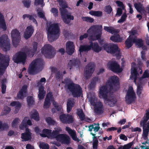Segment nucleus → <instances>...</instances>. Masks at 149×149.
<instances>
[{"label":"nucleus","mask_w":149,"mask_h":149,"mask_svg":"<svg viewBox=\"0 0 149 149\" xmlns=\"http://www.w3.org/2000/svg\"><path fill=\"white\" fill-rule=\"evenodd\" d=\"M41 52L47 58H52L55 54L54 49L49 44L45 45L41 49Z\"/></svg>","instance_id":"obj_9"},{"label":"nucleus","mask_w":149,"mask_h":149,"mask_svg":"<svg viewBox=\"0 0 149 149\" xmlns=\"http://www.w3.org/2000/svg\"><path fill=\"white\" fill-rule=\"evenodd\" d=\"M54 98L52 93L49 92L46 95L44 103L43 108L45 109H47L49 107L51 104V102L53 100Z\"/></svg>","instance_id":"obj_18"},{"label":"nucleus","mask_w":149,"mask_h":149,"mask_svg":"<svg viewBox=\"0 0 149 149\" xmlns=\"http://www.w3.org/2000/svg\"><path fill=\"white\" fill-rule=\"evenodd\" d=\"M95 65L93 63L90 62L86 66L84 73V76L86 79H88L91 76L95 68Z\"/></svg>","instance_id":"obj_14"},{"label":"nucleus","mask_w":149,"mask_h":149,"mask_svg":"<svg viewBox=\"0 0 149 149\" xmlns=\"http://www.w3.org/2000/svg\"><path fill=\"white\" fill-rule=\"evenodd\" d=\"M44 0H35L34 4L35 6H38L39 5H42V6H43L44 4H43Z\"/></svg>","instance_id":"obj_55"},{"label":"nucleus","mask_w":149,"mask_h":149,"mask_svg":"<svg viewBox=\"0 0 149 149\" xmlns=\"http://www.w3.org/2000/svg\"><path fill=\"white\" fill-rule=\"evenodd\" d=\"M29 119L28 117H25L24 118V119L22 121V123L20 124L19 126V127L21 130H24L25 128L26 127V123L27 121Z\"/></svg>","instance_id":"obj_39"},{"label":"nucleus","mask_w":149,"mask_h":149,"mask_svg":"<svg viewBox=\"0 0 149 149\" xmlns=\"http://www.w3.org/2000/svg\"><path fill=\"white\" fill-rule=\"evenodd\" d=\"M134 144L133 141L123 146V149H130V148Z\"/></svg>","instance_id":"obj_53"},{"label":"nucleus","mask_w":149,"mask_h":149,"mask_svg":"<svg viewBox=\"0 0 149 149\" xmlns=\"http://www.w3.org/2000/svg\"><path fill=\"white\" fill-rule=\"evenodd\" d=\"M90 50L89 45H81L79 47V55L81 56H82L81 53L84 52H88Z\"/></svg>","instance_id":"obj_30"},{"label":"nucleus","mask_w":149,"mask_h":149,"mask_svg":"<svg viewBox=\"0 0 149 149\" xmlns=\"http://www.w3.org/2000/svg\"><path fill=\"white\" fill-rule=\"evenodd\" d=\"M0 28L6 31L7 29L4 17L2 13L0 12Z\"/></svg>","instance_id":"obj_29"},{"label":"nucleus","mask_w":149,"mask_h":149,"mask_svg":"<svg viewBox=\"0 0 149 149\" xmlns=\"http://www.w3.org/2000/svg\"><path fill=\"white\" fill-rule=\"evenodd\" d=\"M104 29L108 32L112 34L116 33L117 32L116 29H114L113 28L108 26H104Z\"/></svg>","instance_id":"obj_42"},{"label":"nucleus","mask_w":149,"mask_h":149,"mask_svg":"<svg viewBox=\"0 0 149 149\" xmlns=\"http://www.w3.org/2000/svg\"><path fill=\"white\" fill-rule=\"evenodd\" d=\"M100 79L98 77H95L93 78L91 80V83L89 85L90 88L91 89L94 88L95 86L96 82L100 83Z\"/></svg>","instance_id":"obj_34"},{"label":"nucleus","mask_w":149,"mask_h":149,"mask_svg":"<svg viewBox=\"0 0 149 149\" xmlns=\"http://www.w3.org/2000/svg\"><path fill=\"white\" fill-rule=\"evenodd\" d=\"M56 0L58 2L59 5L61 7L60 8L59 10L63 21L65 24H69L71 20L74 19V16L71 15V13L65 9L68 8V6L63 0Z\"/></svg>","instance_id":"obj_4"},{"label":"nucleus","mask_w":149,"mask_h":149,"mask_svg":"<svg viewBox=\"0 0 149 149\" xmlns=\"http://www.w3.org/2000/svg\"><path fill=\"white\" fill-rule=\"evenodd\" d=\"M134 6L137 11L141 15L145 14L146 11L142 4L140 2L135 3Z\"/></svg>","instance_id":"obj_27"},{"label":"nucleus","mask_w":149,"mask_h":149,"mask_svg":"<svg viewBox=\"0 0 149 149\" xmlns=\"http://www.w3.org/2000/svg\"><path fill=\"white\" fill-rule=\"evenodd\" d=\"M131 74L132 77L134 78V82H136L138 76L139 75L136 67L132 66L131 68Z\"/></svg>","instance_id":"obj_31"},{"label":"nucleus","mask_w":149,"mask_h":149,"mask_svg":"<svg viewBox=\"0 0 149 149\" xmlns=\"http://www.w3.org/2000/svg\"><path fill=\"white\" fill-rule=\"evenodd\" d=\"M19 119L18 118H15L13 120L12 123V126L13 127H15L17 124H18Z\"/></svg>","instance_id":"obj_64"},{"label":"nucleus","mask_w":149,"mask_h":149,"mask_svg":"<svg viewBox=\"0 0 149 149\" xmlns=\"http://www.w3.org/2000/svg\"><path fill=\"white\" fill-rule=\"evenodd\" d=\"M38 90V97L40 100H42L44 98L46 94V91L44 90V87L42 86L39 87Z\"/></svg>","instance_id":"obj_33"},{"label":"nucleus","mask_w":149,"mask_h":149,"mask_svg":"<svg viewBox=\"0 0 149 149\" xmlns=\"http://www.w3.org/2000/svg\"><path fill=\"white\" fill-rule=\"evenodd\" d=\"M107 66L110 70L114 73H120L123 70V69L120 68L119 65L115 61L109 62Z\"/></svg>","instance_id":"obj_16"},{"label":"nucleus","mask_w":149,"mask_h":149,"mask_svg":"<svg viewBox=\"0 0 149 149\" xmlns=\"http://www.w3.org/2000/svg\"><path fill=\"white\" fill-rule=\"evenodd\" d=\"M0 47L5 52L10 49V40L8 36L6 34L0 37Z\"/></svg>","instance_id":"obj_10"},{"label":"nucleus","mask_w":149,"mask_h":149,"mask_svg":"<svg viewBox=\"0 0 149 149\" xmlns=\"http://www.w3.org/2000/svg\"><path fill=\"white\" fill-rule=\"evenodd\" d=\"M133 42L135 43L136 45L138 46L139 48L141 47L143 45V42L141 39H136L134 38Z\"/></svg>","instance_id":"obj_37"},{"label":"nucleus","mask_w":149,"mask_h":149,"mask_svg":"<svg viewBox=\"0 0 149 149\" xmlns=\"http://www.w3.org/2000/svg\"><path fill=\"white\" fill-rule=\"evenodd\" d=\"M104 107L102 103L100 101L97 102V104L94 106V111L98 115L102 114L104 112Z\"/></svg>","instance_id":"obj_19"},{"label":"nucleus","mask_w":149,"mask_h":149,"mask_svg":"<svg viewBox=\"0 0 149 149\" xmlns=\"http://www.w3.org/2000/svg\"><path fill=\"white\" fill-rule=\"evenodd\" d=\"M119 80L116 76H111L105 85L102 86L99 89V97L102 98L106 104L110 107H114L117 100L113 96H108L112 91H117L119 88Z\"/></svg>","instance_id":"obj_1"},{"label":"nucleus","mask_w":149,"mask_h":149,"mask_svg":"<svg viewBox=\"0 0 149 149\" xmlns=\"http://www.w3.org/2000/svg\"><path fill=\"white\" fill-rule=\"evenodd\" d=\"M10 105L12 106H15L16 109L19 110L21 106L20 103L19 102L13 101L10 103Z\"/></svg>","instance_id":"obj_45"},{"label":"nucleus","mask_w":149,"mask_h":149,"mask_svg":"<svg viewBox=\"0 0 149 149\" xmlns=\"http://www.w3.org/2000/svg\"><path fill=\"white\" fill-rule=\"evenodd\" d=\"M22 3L25 7L28 8L30 6L31 1L30 0H23Z\"/></svg>","instance_id":"obj_46"},{"label":"nucleus","mask_w":149,"mask_h":149,"mask_svg":"<svg viewBox=\"0 0 149 149\" xmlns=\"http://www.w3.org/2000/svg\"><path fill=\"white\" fill-rule=\"evenodd\" d=\"M34 31L33 27L31 25L28 26L24 33V36L26 39L29 38L33 34Z\"/></svg>","instance_id":"obj_20"},{"label":"nucleus","mask_w":149,"mask_h":149,"mask_svg":"<svg viewBox=\"0 0 149 149\" xmlns=\"http://www.w3.org/2000/svg\"><path fill=\"white\" fill-rule=\"evenodd\" d=\"M21 138L22 139V141H26L31 139V134H28L27 132L23 133L21 134Z\"/></svg>","instance_id":"obj_35"},{"label":"nucleus","mask_w":149,"mask_h":149,"mask_svg":"<svg viewBox=\"0 0 149 149\" xmlns=\"http://www.w3.org/2000/svg\"><path fill=\"white\" fill-rule=\"evenodd\" d=\"M10 57L8 56L0 53V75H2L9 65Z\"/></svg>","instance_id":"obj_8"},{"label":"nucleus","mask_w":149,"mask_h":149,"mask_svg":"<svg viewBox=\"0 0 149 149\" xmlns=\"http://www.w3.org/2000/svg\"><path fill=\"white\" fill-rule=\"evenodd\" d=\"M27 102L28 106H31L33 105L34 102L33 97L32 96H28L27 98Z\"/></svg>","instance_id":"obj_43"},{"label":"nucleus","mask_w":149,"mask_h":149,"mask_svg":"<svg viewBox=\"0 0 149 149\" xmlns=\"http://www.w3.org/2000/svg\"><path fill=\"white\" fill-rule=\"evenodd\" d=\"M27 86L26 85L22 86V88L17 94V97L19 99L23 100L26 97L27 92Z\"/></svg>","instance_id":"obj_21"},{"label":"nucleus","mask_w":149,"mask_h":149,"mask_svg":"<svg viewBox=\"0 0 149 149\" xmlns=\"http://www.w3.org/2000/svg\"><path fill=\"white\" fill-rule=\"evenodd\" d=\"M48 41L52 42L57 39L60 34L59 24L53 23L48 25L46 28Z\"/></svg>","instance_id":"obj_3"},{"label":"nucleus","mask_w":149,"mask_h":149,"mask_svg":"<svg viewBox=\"0 0 149 149\" xmlns=\"http://www.w3.org/2000/svg\"><path fill=\"white\" fill-rule=\"evenodd\" d=\"M58 140H60L62 143L68 144L70 142V138L68 135L63 134H60L58 136Z\"/></svg>","instance_id":"obj_24"},{"label":"nucleus","mask_w":149,"mask_h":149,"mask_svg":"<svg viewBox=\"0 0 149 149\" xmlns=\"http://www.w3.org/2000/svg\"><path fill=\"white\" fill-rule=\"evenodd\" d=\"M26 54L25 52L20 51L13 56V60L16 63H22L24 65L26 62Z\"/></svg>","instance_id":"obj_11"},{"label":"nucleus","mask_w":149,"mask_h":149,"mask_svg":"<svg viewBox=\"0 0 149 149\" xmlns=\"http://www.w3.org/2000/svg\"><path fill=\"white\" fill-rule=\"evenodd\" d=\"M80 64V61L77 59H74L70 60L69 62L67 67L70 70H71L73 66H77L79 67Z\"/></svg>","instance_id":"obj_26"},{"label":"nucleus","mask_w":149,"mask_h":149,"mask_svg":"<svg viewBox=\"0 0 149 149\" xmlns=\"http://www.w3.org/2000/svg\"><path fill=\"white\" fill-rule=\"evenodd\" d=\"M148 77H149V73L148 70H146L144 72L141 78L142 79H143L146 78H148Z\"/></svg>","instance_id":"obj_63"},{"label":"nucleus","mask_w":149,"mask_h":149,"mask_svg":"<svg viewBox=\"0 0 149 149\" xmlns=\"http://www.w3.org/2000/svg\"><path fill=\"white\" fill-rule=\"evenodd\" d=\"M42 134H40V135L42 137H46L47 135L50 136L51 134L52 130L47 129H44L42 130Z\"/></svg>","instance_id":"obj_38"},{"label":"nucleus","mask_w":149,"mask_h":149,"mask_svg":"<svg viewBox=\"0 0 149 149\" xmlns=\"http://www.w3.org/2000/svg\"><path fill=\"white\" fill-rule=\"evenodd\" d=\"M8 127V126L6 123L2 124V122L0 121V129L3 130Z\"/></svg>","instance_id":"obj_56"},{"label":"nucleus","mask_w":149,"mask_h":149,"mask_svg":"<svg viewBox=\"0 0 149 149\" xmlns=\"http://www.w3.org/2000/svg\"><path fill=\"white\" fill-rule=\"evenodd\" d=\"M81 19L83 21L86 22H88L92 23L94 21V19L93 18L88 17H82Z\"/></svg>","instance_id":"obj_49"},{"label":"nucleus","mask_w":149,"mask_h":149,"mask_svg":"<svg viewBox=\"0 0 149 149\" xmlns=\"http://www.w3.org/2000/svg\"><path fill=\"white\" fill-rule=\"evenodd\" d=\"M33 48L28 50L27 54L30 56H33L35 53L37 49L38 43L34 42L33 44Z\"/></svg>","instance_id":"obj_28"},{"label":"nucleus","mask_w":149,"mask_h":149,"mask_svg":"<svg viewBox=\"0 0 149 149\" xmlns=\"http://www.w3.org/2000/svg\"><path fill=\"white\" fill-rule=\"evenodd\" d=\"M127 17V16L126 13H123L120 19L118 21V23H123L125 21Z\"/></svg>","instance_id":"obj_52"},{"label":"nucleus","mask_w":149,"mask_h":149,"mask_svg":"<svg viewBox=\"0 0 149 149\" xmlns=\"http://www.w3.org/2000/svg\"><path fill=\"white\" fill-rule=\"evenodd\" d=\"M55 76L57 80L62 78L63 77L62 74L60 71H58L55 74Z\"/></svg>","instance_id":"obj_62"},{"label":"nucleus","mask_w":149,"mask_h":149,"mask_svg":"<svg viewBox=\"0 0 149 149\" xmlns=\"http://www.w3.org/2000/svg\"><path fill=\"white\" fill-rule=\"evenodd\" d=\"M98 140L97 139H93V149H97V148Z\"/></svg>","instance_id":"obj_59"},{"label":"nucleus","mask_w":149,"mask_h":149,"mask_svg":"<svg viewBox=\"0 0 149 149\" xmlns=\"http://www.w3.org/2000/svg\"><path fill=\"white\" fill-rule=\"evenodd\" d=\"M57 130H53L52 132H51L52 136L54 138H56V139L58 140L59 139L58 136L59 134H58L59 132L61 130V128H58L57 129Z\"/></svg>","instance_id":"obj_40"},{"label":"nucleus","mask_w":149,"mask_h":149,"mask_svg":"<svg viewBox=\"0 0 149 149\" xmlns=\"http://www.w3.org/2000/svg\"><path fill=\"white\" fill-rule=\"evenodd\" d=\"M59 119L61 121L63 124H71L74 122V119L72 116L69 114L63 113L60 115Z\"/></svg>","instance_id":"obj_17"},{"label":"nucleus","mask_w":149,"mask_h":149,"mask_svg":"<svg viewBox=\"0 0 149 149\" xmlns=\"http://www.w3.org/2000/svg\"><path fill=\"white\" fill-rule=\"evenodd\" d=\"M116 3L117 4L118 6L122 8L123 10L125 9V6H124L123 2L119 1H116Z\"/></svg>","instance_id":"obj_57"},{"label":"nucleus","mask_w":149,"mask_h":149,"mask_svg":"<svg viewBox=\"0 0 149 149\" xmlns=\"http://www.w3.org/2000/svg\"><path fill=\"white\" fill-rule=\"evenodd\" d=\"M102 26L93 25L87 31V33L91 35L89 38L90 41H93L100 38L102 34Z\"/></svg>","instance_id":"obj_5"},{"label":"nucleus","mask_w":149,"mask_h":149,"mask_svg":"<svg viewBox=\"0 0 149 149\" xmlns=\"http://www.w3.org/2000/svg\"><path fill=\"white\" fill-rule=\"evenodd\" d=\"M51 12L53 14V15L56 17L58 16V9L55 8H52L51 10Z\"/></svg>","instance_id":"obj_54"},{"label":"nucleus","mask_w":149,"mask_h":149,"mask_svg":"<svg viewBox=\"0 0 149 149\" xmlns=\"http://www.w3.org/2000/svg\"><path fill=\"white\" fill-rule=\"evenodd\" d=\"M45 120L46 122L49 125H54L55 123V121L49 117L47 118Z\"/></svg>","instance_id":"obj_50"},{"label":"nucleus","mask_w":149,"mask_h":149,"mask_svg":"<svg viewBox=\"0 0 149 149\" xmlns=\"http://www.w3.org/2000/svg\"><path fill=\"white\" fill-rule=\"evenodd\" d=\"M65 130L71 136L73 140L79 142L80 140L78 138L76 134V132L74 130H72L69 127H66Z\"/></svg>","instance_id":"obj_25"},{"label":"nucleus","mask_w":149,"mask_h":149,"mask_svg":"<svg viewBox=\"0 0 149 149\" xmlns=\"http://www.w3.org/2000/svg\"><path fill=\"white\" fill-rule=\"evenodd\" d=\"M10 111V109L7 106L5 107L4 108V110L1 113L2 115H5L8 113Z\"/></svg>","instance_id":"obj_48"},{"label":"nucleus","mask_w":149,"mask_h":149,"mask_svg":"<svg viewBox=\"0 0 149 149\" xmlns=\"http://www.w3.org/2000/svg\"><path fill=\"white\" fill-rule=\"evenodd\" d=\"M74 104L73 99H68L67 101V105L73 107Z\"/></svg>","instance_id":"obj_61"},{"label":"nucleus","mask_w":149,"mask_h":149,"mask_svg":"<svg viewBox=\"0 0 149 149\" xmlns=\"http://www.w3.org/2000/svg\"><path fill=\"white\" fill-rule=\"evenodd\" d=\"M37 14L39 17L42 18H45V15L44 12L42 10L41 8H39L37 10Z\"/></svg>","instance_id":"obj_44"},{"label":"nucleus","mask_w":149,"mask_h":149,"mask_svg":"<svg viewBox=\"0 0 149 149\" xmlns=\"http://www.w3.org/2000/svg\"><path fill=\"white\" fill-rule=\"evenodd\" d=\"M44 64V61L41 58H37L33 61L31 63L28 69L29 74H34L36 70L42 69Z\"/></svg>","instance_id":"obj_6"},{"label":"nucleus","mask_w":149,"mask_h":149,"mask_svg":"<svg viewBox=\"0 0 149 149\" xmlns=\"http://www.w3.org/2000/svg\"><path fill=\"white\" fill-rule=\"evenodd\" d=\"M89 45L90 50L92 49L93 51L96 53H98L102 50V47L99 46L97 42H93L90 41Z\"/></svg>","instance_id":"obj_23"},{"label":"nucleus","mask_w":149,"mask_h":149,"mask_svg":"<svg viewBox=\"0 0 149 149\" xmlns=\"http://www.w3.org/2000/svg\"><path fill=\"white\" fill-rule=\"evenodd\" d=\"M134 38L132 36H129L127 38L125 42V44L126 47L127 49H129L133 45V39Z\"/></svg>","instance_id":"obj_32"},{"label":"nucleus","mask_w":149,"mask_h":149,"mask_svg":"<svg viewBox=\"0 0 149 149\" xmlns=\"http://www.w3.org/2000/svg\"><path fill=\"white\" fill-rule=\"evenodd\" d=\"M142 88L140 86H138L136 90V94L139 97H140L141 96V95L142 93Z\"/></svg>","instance_id":"obj_60"},{"label":"nucleus","mask_w":149,"mask_h":149,"mask_svg":"<svg viewBox=\"0 0 149 149\" xmlns=\"http://www.w3.org/2000/svg\"><path fill=\"white\" fill-rule=\"evenodd\" d=\"M149 118L148 117L144 116L143 120L140 122V125L143 126V133L142 136L144 140H146L149 133V122L146 123Z\"/></svg>","instance_id":"obj_12"},{"label":"nucleus","mask_w":149,"mask_h":149,"mask_svg":"<svg viewBox=\"0 0 149 149\" xmlns=\"http://www.w3.org/2000/svg\"><path fill=\"white\" fill-rule=\"evenodd\" d=\"M105 11L108 14H110L112 10V8L110 5H108L105 6L104 8Z\"/></svg>","instance_id":"obj_58"},{"label":"nucleus","mask_w":149,"mask_h":149,"mask_svg":"<svg viewBox=\"0 0 149 149\" xmlns=\"http://www.w3.org/2000/svg\"><path fill=\"white\" fill-rule=\"evenodd\" d=\"M125 99L127 103L128 104L134 102L136 99V94L132 87H129L125 97Z\"/></svg>","instance_id":"obj_13"},{"label":"nucleus","mask_w":149,"mask_h":149,"mask_svg":"<svg viewBox=\"0 0 149 149\" xmlns=\"http://www.w3.org/2000/svg\"><path fill=\"white\" fill-rule=\"evenodd\" d=\"M119 36L118 35H113L111 36L110 39L114 42H120L119 40Z\"/></svg>","instance_id":"obj_47"},{"label":"nucleus","mask_w":149,"mask_h":149,"mask_svg":"<svg viewBox=\"0 0 149 149\" xmlns=\"http://www.w3.org/2000/svg\"><path fill=\"white\" fill-rule=\"evenodd\" d=\"M13 44L15 47H17L20 40V33L19 31L15 29L12 30L11 33Z\"/></svg>","instance_id":"obj_15"},{"label":"nucleus","mask_w":149,"mask_h":149,"mask_svg":"<svg viewBox=\"0 0 149 149\" xmlns=\"http://www.w3.org/2000/svg\"><path fill=\"white\" fill-rule=\"evenodd\" d=\"M66 47L67 53L69 55H72L74 52L75 50L73 42L71 41L67 42Z\"/></svg>","instance_id":"obj_22"},{"label":"nucleus","mask_w":149,"mask_h":149,"mask_svg":"<svg viewBox=\"0 0 149 149\" xmlns=\"http://www.w3.org/2000/svg\"><path fill=\"white\" fill-rule=\"evenodd\" d=\"M77 114L81 120L83 121L84 120L85 118V116L82 109L78 110L77 112Z\"/></svg>","instance_id":"obj_41"},{"label":"nucleus","mask_w":149,"mask_h":149,"mask_svg":"<svg viewBox=\"0 0 149 149\" xmlns=\"http://www.w3.org/2000/svg\"><path fill=\"white\" fill-rule=\"evenodd\" d=\"M63 83H65L67 89L74 97H80L82 94V89L78 84H75L70 79L66 78Z\"/></svg>","instance_id":"obj_2"},{"label":"nucleus","mask_w":149,"mask_h":149,"mask_svg":"<svg viewBox=\"0 0 149 149\" xmlns=\"http://www.w3.org/2000/svg\"><path fill=\"white\" fill-rule=\"evenodd\" d=\"M34 112L32 113L31 115V118L35 120L38 121L40 120L39 115L36 109H34Z\"/></svg>","instance_id":"obj_36"},{"label":"nucleus","mask_w":149,"mask_h":149,"mask_svg":"<svg viewBox=\"0 0 149 149\" xmlns=\"http://www.w3.org/2000/svg\"><path fill=\"white\" fill-rule=\"evenodd\" d=\"M39 147L40 148L42 149H49V145L47 143H42L40 144Z\"/></svg>","instance_id":"obj_51"},{"label":"nucleus","mask_w":149,"mask_h":149,"mask_svg":"<svg viewBox=\"0 0 149 149\" xmlns=\"http://www.w3.org/2000/svg\"><path fill=\"white\" fill-rule=\"evenodd\" d=\"M104 49L107 53L114 54L117 57L121 56L120 50L117 45L105 43L103 45Z\"/></svg>","instance_id":"obj_7"}]
</instances>
